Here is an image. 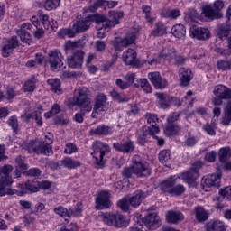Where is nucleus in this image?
Listing matches in <instances>:
<instances>
[{"mask_svg": "<svg viewBox=\"0 0 231 231\" xmlns=\"http://www.w3.org/2000/svg\"><path fill=\"white\" fill-rule=\"evenodd\" d=\"M145 118L150 126H143V133L137 138L140 145H145V142H147V138H149V136H152L160 133V126H158L160 119L158 118V116L154 114H146Z\"/></svg>", "mask_w": 231, "mask_h": 231, "instance_id": "obj_1", "label": "nucleus"}, {"mask_svg": "<svg viewBox=\"0 0 231 231\" xmlns=\"http://www.w3.org/2000/svg\"><path fill=\"white\" fill-rule=\"evenodd\" d=\"M110 19H107L105 15L102 14H95L94 20L96 23V30L100 32V30H106V28H113L116 24L120 23V19L124 17V13L110 11Z\"/></svg>", "mask_w": 231, "mask_h": 231, "instance_id": "obj_2", "label": "nucleus"}, {"mask_svg": "<svg viewBox=\"0 0 231 231\" xmlns=\"http://www.w3.org/2000/svg\"><path fill=\"white\" fill-rule=\"evenodd\" d=\"M73 104L79 107L83 113H90L93 109L91 98H89V89L86 87L79 88L75 91Z\"/></svg>", "mask_w": 231, "mask_h": 231, "instance_id": "obj_3", "label": "nucleus"}, {"mask_svg": "<svg viewBox=\"0 0 231 231\" xmlns=\"http://www.w3.org/2000/svg\"><path fill=\"white\" fill-rule=\"evenodd\" d=\"M225 8V2L223 0H216L212 5H206L202 8V16L206 21L212 22L216 19H221L223 13L221 11Z\"/></svg>", "mask_w": 231, "mask_h": 231, "instance_id": "obj_4", "label": "nucleus"}, {"mask_svg": "<svg viewBox=\"0 0 231 231\" xmlns=\"http://www.w3.org/2000/svg\"><path fill=\"white\" fill-rule=\"evenodd\" d=\"M93 149L94 154H96V157H94V165L97 169H103L104 165H106L104 156L111 151V148H109L107 143L96 141L93 143Z\"/></svg>", "mask_w": 231, "mask_h": 231, "instance_id": "obj_5", "label": "nucleus"}, {"mask_svg": "<svg viewBox=\"0 0 231 231\" xmlns=\"http://www.w3.org/2000/svg\"><path fill=\"white\" fill-rule=\"evenodd\" d=\"M27 151L29 152H35L36 154H45V156H50V154H53L51 141L45 143L37 140L31 141L27 143Z\"/></svg>", "mask_w": 231, "mask_h": 231, "instance_id": "obj_6", "label": "nucleus"}, {"mask_svg": "<svg viewBox=\"0 0 231 231\" xmlns=\"http://www.w3.org/2000/svg\"><path fill=\"white\" fill-rule=\"evenodd\" d=\"M132 165L134 169V174H135L138 178H147L151 174V167H149V163L139 155H134L132 159Z\"/></svg>", "mask_w": 231, "mask_h": 231, "instance_id": "obj_7", "label": "nucleus"}, {"mask_svg": "<svg viewBox=\"0 0 231 231\" xmlns=\"http://www.w3.org/2000/svg\"><path fill=\"white\" fill-rule=\"evenodd\" d=\"M102 221L108 226H116V228H124L127 226V221L124 215L117 213H104L101 215Z\"/></svg>", "mask_w": 231, "mask_h": 231, "instance_id": "obj_8", "label": "nucleus"}, {"mask_svg": "<svg viewBox=\"0 0 231 231\" xmlns=\"http://www.w3.org/2000/svg\"><path fill=\"white\" fill-rule=\"evenodd\" d=\"M217 174H211L208 177H203L200 182V185L202 187V189L205 190V192H208V189H212V187H216V189H218L220 187L221 183V170L217 171Z\"/></svg>", "mask_w": 231, "mask_h": 231, "instance_id": "obj_9", "label": "nucleus"}, {"mask_svg": "<svg viewBox=\"0 0 231 231\" xmlns=\"http://www.w3.org/2000/svg\"><path fill=\"white\" fill-rule=\"evenodd\" d=\"M230 31H231L230 23H226L220 24L217 32L216 41L217 42H219V41H226L227 50L231 55V36H228L230 35Z\"/></svg>", "mask_w": 231, "mask_h": 231, "instance_id": "obj_10", "label": "nucleus"}, {"mask_svg": "<svg viewBox=\"0 0 231 231\" xmlns=\"http://www.w3.org/2000/svg\"><path fill=\"white\" fill-rule=\"evenodd\" d=\"M134 41H136V34L129 33L124 38H116L111 41V44L116 51H122L124 48H127V46L134 44Z\"/></svg>", "mask_w": 231, "mask_h": 231, "instance_id": "obj_11", "label": "nucleus"}, {"mask_svg": "<svg viewBox=\"0 0 231 231\" xmlns=\"http://www.w3.org/2000/svg\"><path fill=\"white\" fill-rule=\"evenodd\" d=\"M19 187L22 191L16 190V194L18 196H24L27 192H29V194H35V192H39V190H41V186L37 180H27L24 185L20 184Z\"/></svg>", "mask_w": 231, "mask_h": 231, "instance_id": "obj_12", "label": "nucleus"}, {"mask_svg": "<svg viewBox=\"0 0 231 231\" xmlns=\"http://www.w3.org/2000/svg\"><path fill=\"white\" fill-rule=\"evenodd\" d=\"M190 36L197 41H207L210 39V31L205 27L192 26L189 29Z\"/></svg>", "mask_w": 231, "mask_h": 231, "instance_id": "obj_13", "label": "nucleus"}, {"mask_svg": "<svg viewBox=\"0 0 231 231\" xmlns=\"http://www.w3.org/2000/svg\"><path fill=\"white\" fill-rule=\"evenodd\" d=\"M48 62L51 66V69L55 71L58 68H62V53L58 50L50 51Z\"/></svg>", "mask_w": 231, "mask_h": 231, "instance_id": "obj_14", "label": "nucleus"}, {"mask_svg": "<svg viewBox=\"0 0 231 231\" xmlns=\"http://www.w3.org/2000/svg\"><path fill=\"white\" fill-rule=\"evenodd\" d=\"M82 62H84V51H77L72 56L67 58V64L69 68L77 69L82 68Z\"/></svg>", "mask_w": 231, "mask_h": 231, "instance_id": "obj_15", "label": "nucleus"}, {"mask_svg": "<svg viewBox=\"0 0 231 231\" xmlns=\"http://www.w3.org/2000/svg\"><path fill=\"white\" fill-rule=\"evenodd\" d=\"M111 195L109 191H101L98 197L96 199V208L97 210H104V208H109L111 207V200L109 199Z\"/></svg>", "mask_w": 231, "mask_h": 231, "instance_id": "obj_16", "label": "nucleus"}, {"mask_svg": "<svg viewBox=\"0 0 231 231\" xmlns=\"http://www.w3.org/2000/svg\"><path fill=\"white\" fill-rule=\"evenodd\" d=\"M95 15L88 16L84 20H79L73 23L72 28L76 33H84L87 30H89V26H91V21L95 23L94 20Z\"/></svg>", "mask_w": 231, "mask_h": 231, "instance_id": "obj_17", "label": "nucleus"}, {"mask_svg": "<svg viewBox=\"0 0 231 231\" xmlns=\"http://www.w3.org/2000/svg\"><path fill=\"white\" fill-rule=\"evenodd\" d=\"M148 79L154 86L155 89H165V88H167V79L162 78L160 72H150Z\"/></svg>", "mask_w": 231, "mask_h": 231, "instance_id": "obj_18", "label": "nucleus"}, {"mask_svg": "<svg viewBox=\"0 0 231 231\" xmlns=\"http://www.w3.org/2000/svg\"><path fill=\"white\" fill-rule=\"evenodd\" d=\"M143 223L149 230H156V228H160V226L162 225V220H160V217H158V214L150 213L147 217L143 218Z\"/></svg>", "mask_w": 231, "mask_h": 231, "instance_id": "obj_19", "label": "nucleus"}, {"mask_svg": "<svg viewBox=\"0 0 231 231\" xmlns=\"http://www.w3.org/2000/svg\"><path fill=\"white\" fill-rule=\"evenodd\" d=\"M136 57V51L133 49H128L126 51L123 52V60L125 62L126 66H133L134 68L140 66V60H138Z\"/></svg>", "mask_w": 231, "mask_h": 231, "instance_id": "obj_20", "label": "nucleus"}, {"mask_svg": "<svg viewBox=\"0 0 231 231\" xmlns=\"http://www.w3.org/2000/svg\"><path fill=\"white\" fill-rule=\"evenodd\" d=\"M198 178H199V172H198V170H194V168L182 174V180L189 184V187H197L196 180Z\"/></svg>", "mask_w": 231, "mask_h": 231, "instance_id": "obj_21", "label": "nucleus"}, {"mask_svg": "<svg viewBox=\"0 0 231 231\" xmlns=\"http://www.w3.org/2000/svg\"><path fill=\"white\" fill-rule=\"evenodd\" d=\"M215 97L223 100H231V88L225 85H217L213 90Z\"/></svg>", "mask_w": 231, "mask_h": 231, "instance_id": "obj_22", "label": "nucleus"}, {"mask_svg": "<svg viewBox=\"0 0 231 231\" xmlns=\"http://www.w3.org/2000/svg\"><path fill=\"white\" fill-rule=\"evenodd\" d=\"M113 147L118 152L129 154L134 151V143L133 141H125L124 143H114Z\"/></svg>", "mask_w": 231, "mask_h": 231, "instance_id": "obj_23", "label": "nucleus"}, {"mask_svg": "<svg viewBox=\"0 0 231 231\" xmlns=\"http://www.w3.org/2000/svg\"><path fill=\"white\" fill-rule=\"evenodd\" d=\"M156 97L158 98V104L162 109H167L172 102H176L178 100L177 97H170L164 93H157Z\"/></svg>", "mask_w": 231, "mask_h": 231, "instance_id": "obj_24", "label": "nucleus"}, {"mask_svg": "<svg viewBox=\"0 0 231 231\" xmlns=\"http://www.w3.org/2000/svg\"><path fill=\"white\" fill-rule=\"evenodd\" d=\"M19 46V40L17 37L13 36L5 45L2 47V55L3 57H10L12 51H14V48Z\"/></svg>", "mask_w": 231, "mask_h": 231, "instance_id": "obj_25", "label": "nucleus"}, {"mask_svg": "<svg viewBox=\"0 0 231 231\" xmlns=\"http://www.w3.org/2000/svg\"><path fill=\"white\" fill-rule=\"evenodd\" d=\"M33 26L30 23H24L22 25L20 31L18 32V35L22 41L25 44H30L32 42V35L27 30H32Z\"/></svg>", "mask_w": 231, "mask_h": 231, "instance_id": "obj_26", "label": "nucleus"}, {"mask_svg": "<svg viewBox=\"0 0 231 231\" xmlns=\"http://www.w3.org/2000/svg\"><path fill=\"white\" fill-rule=\"evenodd\" d=\"M174 185H176V178L170 177L161 182L160 190L162 194H171Z\"/></svg>", "mask_w": 231, "mask_h": 231, "instance_id": "obj_27", "label": "nucleus"}, {"mask_svg": "<svg viewBox=\"0 0 231 231\" xmlns=\"http://www.w3.org/2000/svg\"><path fill=\"white\" fill-rule=\"evenodd\" d=\"M107 104V96H106L104 93H99L96 97V103L94 105V108L96 111H100L101 113H104V111H107V106H106Z\"/></svg>", "mask_w": 231, "mask_h": 231, "instance_id": "obj_28", "label": "nucleus"}, {"mask_svg": "<svg viewBox=\"0 0 231 231\" xmlns=\"http://www.w3.org/2000/svg\"><path fill=\"white\" fill-rule=\"evenodd\" d=\"M179 75L181 81L180 86L187 88L190 84V80H192V71L190 69L180 68L179 69Z\"/></svg>", "mask_w": 231, "mask_h": 231, "instance_id": "obj_29", "label": "nucleus"}, {"mask_svg": "<svg viewBox=\"0 0 231 231\" xmlns=\"http://www.w3.org/2000/svg\"><path fill=\"white\" fill-rule=\"evenodd\" d=\"M145 199V193L142 190H137L134 193L132 197L128 199V201L134 208H138L142 205V201Z\"/></svg>", "mask_w": 231, "mask_h": 231, "instance_id": "obj_30", "label": "nucleus"}, {"mask_svg": "<svg viewBox=\"0 0 231 231\" xmlns=\"http://www.w3.org/2000/svg\"><path fill=\"white\" fill-rule=\"evenodd\" d=\"M10 185H12V182H10V180L0 179V196H5V194H8L9 196H14V194H16L15 189L8 188L10 187Z\"/></svg>", "mask_w": 231, "mask_h": 231, "instance_id": "obj_31", "label": "nucleus"}, {"mask_svg": "<svg viewBox=\"0 0 231 231\" xmlns=\"http://www.w3.org/2000/svg\"><path fill=\"white\" fill-rule=\"evenodd\" d=\"M159 57L161 59H164V60H168L169 62H171V60H172L174 57H176V49L171 46L165 47L161 51Z\"/></svg>", "mask_w": 231, "mask_h": 231, "instance_id": "obj_32", "label": "nucleus"}, {"mask_svg": "<svg viewBox=\"0 0 231 231\" xmlns=\"http://www.w3.org/2000/svg\"><path fill=\"white\" fill-rule=\"evenodd\" d=\"M207 231H225L226 228L225 227V224L219 220H211L206 224Z\"/></svg>", "mask_w": 231, "mask_h": 231, "instance_id": "obj_33", "label": "nucleus"}, {"mask_svg": "<svg viewBox=\"0 0 231 231\" xmlns=\"http://www.w3.org/2000/svg\"><path fill=\"white\" fill-rule=\"evenodd\" d=\"M90 134L92 136H107V134H111V127L105 125H98L96 129L90 130Z\"/></svg>", "mask_w": 231, "mask_h": 231, "instance_id": "obj_34", "label": "nucleus"}, {"mask_svg": "<svg viewBox=\"0 0 231 231\" xmlns=\"http://www.w3.org/2000/svg\"><path fill=\"white\" fill-rule=\"evenodd\" d=\"M166 219L168 223L176 224L180 221H183L185 219V217L180 211H169Z\"/></svg>", "mask_w": 231, "mask_h": 231, "instance_id": "obj_35", "label": "nucleus"}, {"mask_svg": "<svg viewBox=\"0 0 231 231\" xmlns=\"http://www.w3.org/2000/svg\"><path fill=\"white\" fill-rule=\"evenodd\" d=\"M134 86V88H141L144 93H152V86H151L147 79H137Z\"/></svg>", "mask_w": 231, "mask_h": 231, "instance_id": "obj_36", "label": "nucleus"}, {"mask_svg": "<svg viewBox=\"0 0 231 231\" xmlns=\"http://www.w3.org/2000/svg\"><path fill=\"white\" fill-rule=\"evenodd\" d=\"M231 123V101H229L224 109L223 116L220 121L222 125H230Z\"/></svg>", "mask_w": 231, "mask_h": 231, "instance_id": "obj_37", "label": "nucleus"}, {"mask_svg": "<svg viewBox=\"0 0 231 231\" xmlns=\"http://www.w3.org/2000/svg\"><path fill=\"white\" fill-rule=\"evenodd\" d=\"M180 125L176 123H167V125L164 129V134L166 136H174L175 134H178L180 133Z\"/></svg>", "mask_w": 231, "mask_h": 231, "instance_id": "obj_38", "label": "nucleus"}, {"mask_svg": "<svg viewBox=\"0 0 231 231\" xmlns=\"http://www.w3.org/2000/svg\"><path fill=\"white\" fill-rule=\"evenodd\" d=\"M165 33H167V29L165 28V25L162 23V22H157L154 24V29L151 32V35L152 37H161L162 35H165Z\"/></svg>", "mask_w": 231, "mask_h": 231, "instance_id": "obj_39", "label": "nucleus"}, {"mask_svg": "<svg viewBox=\"0 0 231 231\" xmlns=\"http://www.w3.org/2000/svg\"><path fill=\"white\" fill-rule=\"evenodd\" d=\"M171 33L177 39H183L185 34L187 33V30L185 29V25L183 24H176L171 28Z\"/></svg>", "mask_w": 231, "mask_h": 231, "instance_id": "obj_40", "label": "nucleus"}, {"mask_svg": "<svg viewBox=\"0 0 231 231\" xmlns=\"http://www.w3.org/2000/svg\"><path fill=\"white\" fill-rule=\"evenodd\" d=\"M162 17L169 18V19H178L180 15H181V13L180 9H163L161 12Z\"/></svg>", "mask_w": 231, "mask_h": 231, "instance_id": "obj_41", "label": "nucleus"}, {"mask_svg": "<svg viewBox=\"0 0 231 231\" xmlns=\"http://www.w3.org/2000/svg\"><path fill=\"white\" fill-rule=\"evenodd\" d=\"M218 158L222 163H226L231 158V149L229 147L221 148L218 152Z\"/></svg>", "mask_w": 231, "mask_h": 231, "instance_id": "obj_42", "label": "nucleus"}, {"mask_svg": "<svg viewBox=\"0 0 231 231\" xmlns=\"http://www.w3.org/2000/svg\"><path fill=\"white\" fill-rule=\"evenodd\" d=\"M10 172H12V166L5 165L0 169V180H5V181H10L13 183L12 178L10 177Z\"/></svg>", "mask_w": 231, "mask_h": 231, "instance_id": "obj_43", "label": "nucleus"}, {"mask_svg": "<svg viewBox=\"0 0 231 231\" xmlns=\"http://www.w3.org/2000/svg\"><path fill=\"white\" fill-rule=\"evenodd\" d=\"M61 163L64 167H67V169H77V167H80V165H82L79 161H75L69 157L63 159Z\"/></svg>", "mask_w": 231, "mask_h": 231, "instance_id": "obj_44", "label": "nucleus"}, {"mask_svg": "<svg viewBox=\"0 0 231 231\" xmlns=\"http://www.w3.org/2000/svg\"><path fill=\"white\" fill-rule=\"evenodd\" d=\"M195 212H196V218L198 219V221H207V219H208V213H207V211L205 210V208H203L202 207H197L195 208Z\"/></svg>", "mask_w": 231, "mask_h": 231, "instance_id": "obj_45", "label": "nucleus"}, {"mask_svg": "<svg viewBox=\"0 0 231 231\" xmlns=\"http://www.w3.org/2000/svg\"><path fill=\"white\" fill-rule=\"evenodd\" d=\"M110 97H112L113 100L116 102H129V97H125V94L119 93L116 90L110 91Z\"/></svg>", "mask_w": 231, "mask_h": 231, "instance_id": "obj_46", "label": "nucleus"}, {"mask_svg": "<svg viewBox=\"0 0 231 231\" xmlns=\"http://www.w3.org/2000/svg\"><path fill=\"white\" fill-rule=\"evenodd\" d=\"M80 46V42H73L71 40H69L64 44V51L65 53H69L70 51H74V50H77Z\"/></svg>", "mask_w": 231, "mask_h": 231, "instance_id": "obj_47", "label": "nucleus"}, {"mask_svg": "<svg viewBox=\"0 0 231 231\" xmlns=\"http://www.w3.org/2000/svg\"><path fill=\"white\" fill-rule=\"evenodd\" d=\"M55 214L60 216L61 217H71V211L70 209H67L64 207H58L54 208Z\"/></svg>", "mask_w": 231, "mask_h": 231, "instance_id": "obj_48", "label": "nucleus"}, {"mask_svg": "<svg viewBox=\"0 0 231 231\" xmlns=\"http://www.w3.org/2000/svg\"><path fill=\"white\" fill-rule=\"evenodd\" d=\"M171 160V150H162L159 152V162L161 163H167Z\"/></svg>", "mask_w": 231, "mask_h": 231, "instance_id": "obj_49", "label": "nucleus"}, {"mask_svg": "<svg viewBox=\"0 0 231 231\" xmlns=\"http://www.w3.org/2000/svg\"><path fill=\"white\" fill-rule=\"evenodd\" d=\"M47 82L51 86V91H54V93H57V91H60V79H48Z\"/></svg>", "mask_w": 231, "mask_h": 231, "instance_id": "obj_50", "label": "nucleus"}, {"mask_svg": "<svg viewBox=\"0 0 231 231\" xmlns=\"http://www.w3.org/2000/svg\"><path fill=\"white\" fill-rule=\"evenodd\" d=\"M130 205L129 199L127 198H123L117 202V207H119L123 212H128Z\"/></svg>", "mask_w": 231, "mask_h": 231, "instance_id": "obj_51", "label": "nucleus"}, {"mask_svg": "<svg viewBox=\"0 0 231 231\" xmlns=\"http://www.w3.org/2000/svg\"><path fill=\"white\" fill-rule=\"evenodd\" d=\"M185 143L188 147H194V145H196V143H198V137L190 134V133H189L186 135V141Z\"/></svg>", "mask_w": 231, "mask_h": 231, "instance_id": "obj_52", "label": "nucleus"}, {"mask_svg": "<svg viewBox=\"0 0 231 231\" xmlns=\"http://www.w3.org/2000/svg\"><path fill=\"white\" fill-rule=\"evenodd\" d=\"M60 0H46L44 3L45 10H53L59 6Z\"/></svg>", "mask_w": 231, "mask_h": 231, "instance_id": "obj_53", "label": "nucleus"}, {"mask_svg": "<svg viewBox=\"0 0 231 231\" xmlns=\"http://www.w3.org/2000/svg\"><path fill=\"white\" fill-rule=\"evenodd\" d=\"M24 91L32 93V91H35V79H29L25 81Z\"/></svg>", "mask_w": 231, "mask_h": 231, "instance_id": "obj_54", "label": "nucleus"}, {"mask_svg": "<svg viewBox=\"0 0 231 231\" xmlns=\"http://www.w3.org/2000/svg\"><path fill=\"white\" fill-rule=\"evenodd\" d=\"M8 125L13 129L14 133L19 129V122L17 121V116H13L7 121Z\"/></svg>", "mask_w": 231, "mask_h": 231, "instance_id": "obj_55", "label": "nucleus"}, {"mask_svg": "<svg viewBox=\"0 0 231 231\" xmlns=\"http://www.w3.org/2000/svg\"><path fill=\"white\" fill-rule=\"evenodd\" d=\"M185 192V187L181 184L173 186L171 189V196H181Z\"/></svg>", "mask_w": 231, "mask_h": 231, "instance_id": "obj_56", "label": "nucleus"}, {"mask_svg": "<svg viewBox=\"0 0 231 231\" xmlns=\"http://www.w3.org/2000/svg\"><path fill=\"white\" fill-rule=\"evenodd\" d=\"M124 80L128 84V87L131 88L133 84L134 85V80H136V74L129 72L125 75Z\"/></svg>", "mask_w": 231, "mask_h": 231, "instance_id": "obj_57", "label": "nucleus"}, {"mask_svg": "<svg viewBox=\"0 0 231 231\" xmlns=\"http://www.w3.org/2000/svg\"><path fill=\"white\" fill-rule=\"evenodd\" d=\"M59 113H60V106L57 104H54L50 112L45 113V118H51L53 115H59Z\"/></svg>", "mask_w": 231, "mask_h": 231, "instance_id": "obj_58", "label": "nucleus"}, {"mask_svg": "<svg viewBox=\"0 0 231 231\" xmlns=\"http://www.w3.org/2000/svg\"><path fill=\"white\" fill-rule=\"evenodd\" d=\"M217 69H220L221 71H227L230 70V65L229 60H220L217 63Z\"/></svg>", "mask_w": 231, "mask_h": 231, "instance_id": "obj_59", "label": "nucleus"}, {"mask_svg": "<svg viewBox=\"0 0 231 231\" xmlns=\"http://www.w3.org/2000/svg\"><path fill=\"white\" fill-rule=\"evenodd\" d=\"M32 120H35L37 125L40 127L42 125V116L41 110L32 112Z\"/></svg>", "mask_w": 231, "mask_h": 231, "instance_id": "obj_60", "label": "nucleus"}, {"mask_svg": "<svg viewBox=\"0 0 231 231\" xmlns=\"http://www.w3.org/2000/svg\"><path fill=\"white\" fill-rule=\"evenodd\" d=\"M75 33L79 32H75L73 27L72 29H63L60 32V37H64L65 35H68V37H75Z\"/></svg>", "mask_w": 231, "mask_h": 231, "instance_id": "obj_61", "label": "nucleus"}, {"mask_svg": "<svg viewBox=\"0 0 231 231\" xmlns=\"http://www.w3.org/2000/svg\"><path fill=\"white\" fill-rule=\"evenodd\" d=\"M15 162L17 167H19V169H22V171H26V169H28V165L24 163V158H23L22 156L16 157Z\"/></svg>", "mask_w": 231, "mask_h": 231, "instance_id": "obj_62", "label": "nucleus"}, {"mask_svg": "<svg viewBox=\"0 0 231 231\" xmlns=\"http://www.w3.org/2000/svg\"><path fill=\"white\" fill-rule=\"evenodd\" d=\"M64 152L65 154H73V152H77V145L70 143H67Z\"/></svg>", "mask_w": 231, "mask_h": 231, "instance_id": "obj_63", "label": "nucleus"}, {"mask_svg": "<svg viewBox=\"0 0 231 231\" xmlns=\"http://www.w3.org/2000/svg\"><path fill=\"white\" fill-rule=\"evenodd\" d=\"M219 194L223 198H230V196H231V186H227L225 189H220Z\"/></svg>", "mask_w": 231, "mask_h": 231, "instance_id": "obj_64", "label": "nucleus"}]
</instances>
